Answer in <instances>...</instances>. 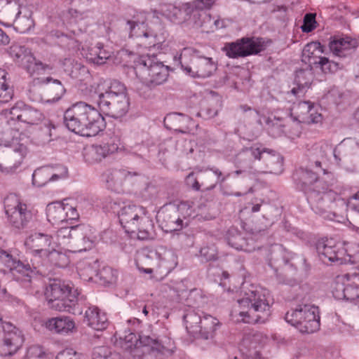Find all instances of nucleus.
I'll list each match as a JSON object with an SVG mask.
<instances>
[{
	"label": "nucleus",
	"instance_id": "64",
	"mask_svg": "<svg viewBox=\"0 0 359 359\" xmlns=\"http://www.w3.org/2000/svg\"><path fill=\"white\" fill-rule=\"evenodd\" d=\"M186 184L195 191H199L201 184L199 182L198 170L190 172L186 177Z\"/></svg>",
	"mask_w": 359,
	"mask_h": 359
},
{
	"label": "nucleus",
	"instance_id": "52",
	"mask_svg": "<svg viewBox=\"0 0 359 359\" xmlns=\"http://www.w3.org/2000/svg\"><path fill=\"white\" fill-rule=\"evenodd\" d=\"M8 73L5 69L0 68V102L6 103L9 102L13 96V90L6 83V76Z\"/></svg>",
	"mask_w": 359,
	"mask_h": 359
},
{
	"label": "nucleus",
	"instance_id": "49",
	"mask_svg": "<svg viewBox=\"0 0 359 359\" xmlns=\"http://www.w3.org/2000/svg\"><path fill=\"white\" fill-rule=\"evenodd\" d=\"M292 253L286 250L282 245H276L271 252V257L269 265L273 266L274 264L282 262L283 264H287L291 259H292Z\"/></svg>",
	"mask_w": 359,
	"mask_h": 359
},
{
	"label": "nucleus",
	"instance_id": "19",
	"mask_svg": "<svg viewBox=\"0 0 359 359\" xmlns=\"http://www.w3.org/2000/svg\"><path fill=\"white\" fill-rule=\"evenodd\" d=\"M129 107L130 100L128 95H104L99 109L111 118H120L128 112Z\"/></svg>",
	"mask_w": 359,
	"mask_h": 359
},
{
	"label": "nucleus",
	"instance_id": "25",
	"mask_svg": "<svg viewBox=\"0 0 359 359\" xmlns=\"http://www.w3.org/2000/svg\"><path fill=\"white\" fill-rule=\"evenodd\" d=\"M157 260V267L162 269L165 273H169L177 265V257L174 252L166 247L160 245L156 250L151 251L149 255Z\"/></svg>",
	"mask_w": 359,
	"mask_h": 359
},
{
	"label": "nucleus",
	"instance_id": "63",
	"mask_svg": "<svg viewBox=\"0 0 359 359\" xmlns=\"http://www.w3.org/2000/svg\"><path fill=\"white\" fill-rule=\"evenodd\" d=\"M93 359H121V358L119 353H112L104 347H100L93 353Z\"/></svg>",
	"mask_w": 359,
	"mask_h": 359
},
{
	"label": "nucleus",
	"instance_id": "15",
	"mask_svg": "<svg viewBox=\"0 0 359 359\" xmlns=\"http://www.w3.org/2000/svg\"><path fill=\"white\" fill-rule=\"evenodd\" d=\"M5 212L10 223L17 229L25 228L32 219V215L27 205L19 202L15 196H10L4 201Z\"/></svg>",
	"mask_w": 359,
	"mask_h": 359
},
{
	"label": "nucleus",
	"instance_id": "16",
	"mask_svg": "<svg viewBox=\"0 0 359 359\" xmlns=\"http://www.w3.org/2000/svg\"><path fill=\"white\" fill-rule=\"evenodd\" d=\"M26 154L27 147L22 144L0 147V171L6 174L15 172Z\"/></svg>",
	"mask_w": 359,
	"mask_h": 359
},
{
	"label": "nucleus",
	"instance_id": "43",
	"mask_svg": "<svg viewBox=\"0 0 359 359\" xmlns=\"http://www.w3.org/2000/svg\"><path fill=\"white\" fill-rule=\"evenodd\" d=\"M227 243L231 247L238 250H243L246 252L250 251L248 248V243L243 233L239 231L236 228H230L226 235Z\"/></svg>",
	"mask_w": 359,
	"mask_h": 359
},
{
	"label": "nucleus",
	"instance_id": "17",
	"mask_svg": "<svg viewBox=\"0 0 359 359\" xmlns=\"http://www.w3.org/2000/svg\"><path fill=\"white\" fill-rule=\"evenodd\" d=\"M316 250L320 259L325 262L326 260L341 264L346 262V250L341 242L336 241L333 238H326L318 241Z\"/></svg>",
	"mask_w": 359,
	"mask_h": 359
},
{
	"label": "nucleus",
	"instance_id": "8",
	"mask_svg": "<svg viewBox=\"0 0 359 359\" xmlns=\"http://www.w3.org/2000/svg\"><path fill=\"white\" fill-rule=\"evenodd\" d=\"M141 348L135 350L138 359H165L170 356L175 348L174 342L168 337L158 339L153 333L140 334Z\"/></svg>",
	"mask_w": 359,
	"mask_h": 359
},
{
	"label": "nucleus",
	"instance_id": "7",
	"mask_svg": "<svg viewBox=\"0 0 359 359\" xmlns=\"http://www.w3.org/2000/svg\"><path fill=\"white\" fill-rule=\"evenodd\" d=\"M134 71L142 84L151 90L164 83L169 76V67L164 65L155 55H147L140 57Z\"/></svg>",
	"mask_w": 359,
	"mask_h": 359
},
{
	"label": "nucleus",
	"instance_id": "22",
	"mask_svg": "<svg viewBox=\"0 0 359 359\" xmlns=\"http://www.w3.org/2000/svg\"><path fill=\"white\" fill-rule=\"evenodd\" d=\"M3 345L8 355L14 354L22 345L25 338L22 332L11 323H3Z\"/></svg>",
	"mask_w": 359,
	"mask_h": 359
},
{
	"label": "nucleus",
	"instance_id": "40",
	"mask_svg": "<svg viewBox=\"0 0 359 359\" xmlns=\"http://www.w3.org/2000/svg\"><path fill=\"white\" fill-rule=\"evenodd\" d=\"M86 229L84 224L61 226L57 231V239L60 244H67L70 239L74 240L75 236H81Z\"/></svg>",
	"mask_w": 359,
	"mask_h": 359
},
{
	"label": "nucleus",
	"instance_id": "38",
	"mask_svg": "<svg viewBox=\"0 0 359 359\" xmlns=\"http://www.w3.org/2000/svg\"><path fill=\"white\" fill-rule=\"evenodd\" d=\"M313 79L312 67L308 66L306 69H300L296 71L294 83L297 88H293L291 93L297 95L299 93H304L306 88L311 85Z\"/></svg>",
	"mask_w": 359,
	"mask_h": 359
},
{
	"label": "nucleus",
	"instance_id": "37",
	"mask_svg": "<svg viewBox=\"0 0 359 359\" xmlns=\"http://www.w3.org/2000/svg\"><path fill=\"white\" fill-rule=\"evenodd\" d=\"M46 326L52 332L67 334L73 331L75 328V323L69 317H57L48 320Z\"/></svg>",
	"mask_w": 359,
	"mask_h": 359
},
{
	"label": "nucleus",
	"instance_id": "56",
	"mask_svg": "<svg viewBox=\"0 0 359 359\" xmlns=\"http://www.w3.org/2000/svg\"><path fill=\"white\" fill-rule=\"evenodd\" d=\"M15 29L20 33L29 32L34 25V20L31 15H27V13L22 14L14 20Z\"/></svg>",
	"mask_w": 359,
	"mask_h": 359
},
{
	"label": "nucleus",
	"instance_id": "39",
	"mask_svg": "<svg viewBox=\"0 0 359 359\" xmlns=\"http://www.w3.org/2000/svg\"><path fill=\"white\" fill-rule=\"evenodd\" d=\"M356 41L348 37H334L329 43L330 51L339 57H345L351 49L355 47Z\"/></svg>",
	"mask_w": 359,
	"mask_h": 359
},
{
	"label": "nucleus",
	"instance_id": "35",
	"mask_svg": "<svg viewBox=\"0 0 359 359\" xmlns=\"http://www.w3.org/2000/svg\"><path fill=\"white\" fill-rule=\"evenodd\" d=\"M217 0H194L187 3L186 11L189 13L193 14V18L196 19L194 23L197 27H202L203 22L201 20L202 15H206L205 13H201L203 10L210 9Z\"/></svg>",
	"mask_w": 359,
	"mask_h": 359
},
{
	"label": "nucleus",
	"instance_id": "61",
	"mask_svg": "<svg viewBox=\"0 0 359 359\" xmlns=\"http://www.w3.org/2000/svg\"><path fill=\"white\" fill-rule=\"evenodd\" d=\"M316 17V14L312 13H306L304 16L303 24L301 25L303 32L309 33L316 29L317 24Z\"/></svg>",
	"mask_w": 359,
	"mask_h": 359
},
{
	"label": "nucleus",
	"instance_id": "30",
	"mask_svg": "<svg viewBox=\"0 0 359 359\" xmlns=\"http://www.w3.org/2000/svg\"><path fill=\"white\" fill-rule=\"evenodd\" d=\"M18 130V126L9 119L6 112V116L0 121V145L11 147V144L16 140L15 136Z\"/></svg>",
	"mask_w": 359,
	"mask_h": 359
},
{
	"label": "nucleus",
	"instance_id": "54",
	"mask_svg": "<svg viewBox=\"0 0 359 359\" xmlns=\"http://www.w3.org/2000/svg\"><path fill=\"white\" fill-rule=\"evenodd\" d=\"M86 229L82 233L81 236H75L74 243L79 245V251H86L90 249L93 245V241L91 238V230L88 226H86Z\"/></svg>",
	"mask_w": 359,
	"mask_h": 359
},
{
	"label": "nucleus",
	"instance_id": "48",
	"mask_svg": "<svg viewBox=\"0 0 359 359\" xmlns=\"http://www.w3.org/2000/svg\"><path fill=\"white\" fill-rule=\"evenodd\" d=\"M22 10L27 11V8L22 7L18 1L7 0L6 1L5 5L2 7L1 13L5 18L13 20L14 21L16 18H18V16L22 14Z\"/></svg>",
	"mask_w": 359,
	"mask_h": 359
},
{
	"label": "nucleus",
	"instance_id": "14",
	"mask_svg": "<svg viewBox=\"0 0 359 359\" xmlns=\"http://www.w3.org/2000/svg\"><path fill=\"white\" fill-rule=\"evenodd\" d=\"M261 39L242 38L234 42L226 43L222 48L229 58L244 57L257 54L262 50Z\"/></svg>",
	"mask_w": 359,
	"mask_h": 359
},
{
	"label": "nucleus",
	"instance_id": "29",
	"mask_svg": "<svg viewBox=\"0 0 359 359\" xmlns=\"http://www.w3.org/2000/svg\"><path fill=\"white\" fill-rule=\"evenodd\" d=\"M84 322L96 330H104L108 325V319L104 313L100 312L96 306H90L85 312Z\"/></svg>",
	"mask_w": 359,
	"mask_h": 359
},
{
	"label": "nucleus",
	"instance_id": "34",
	"mask_svg": "<svg viewBox=\"0 0 359 359\" xmlns=\"http://www.w3.org/2000/svg\"><path fill=\"white\" fill-rule=\"evenodd\" d=\"M111 52L102 43H97L88 47L86 55V60L90 63L101 65L106 63L111 57Z\"/></svg>",
	"mask_w": 359,
	"mask_h": 359
},
{
	"label": "nucleus",
	"instance_id": "28",
	"mask_svg": "<svg viewBox=\"0 0 359 359\" xmlns=\"http://www.w3.org/2000/svg\"><path fill=\"white\" fill-rule=\"evenodd\" d=\"M332 294L336 299L355 302L359 299V285L355 283L337 282Z\"/></svg>",
	"mask_w": 359,
	"mask_h": 359
},
{
	"label": "nucleus",
	"instance_id": "5",
	"mask_svg": "<svg viewBox=\"0 0 359 359\" xmlns=\"http://www.w3.org/2000/svg\"><path fill=\"white\" fill-rule=\"evenodd\" d=\"M263 161L266 163L269 172L280 174L283 170V157L274 151L266 149L261 144H255L250 147L241 149L236 156L235 161L238 167L252 170L255 163Z\"/></svg>",
	"mask_w": 359,
	"mask_h": 359
},
{
	"label": "nucleus",
	"instance_id": "3",
	"mask_svg": "<svg viewBox=\"0 0 359 359\" xmlns=\"http://www.w3.org/2000/svg\"><path fill=\"white\" fill-rule=\"evenodd\" d=\"M311 209L316 214L325 219L340 222L342 216L334 210L337 194L330 188V184L321 180L303 191Z\"/></svg>",
	"mask_w": 359,
	"mask_h": 359
},
{
	"label": "nucleus",
	"instance_id": "57",
	"mask_svg": "<svg viewBox=\"0 0 359 359\" xmlns=\"http://www.w3.org/2000/svg\"><path fill=\"white\" fill-rule=\"evenodd\" d=\"M97 277L100 283L103 285H109L116 282L117 272L109 266L103 267L97 273Z\"/></svg>",
	"mask_w": 359,
	"mask_h": 359
},
{
	"label": "nucleus",
	"instance_id": "4",
	"mask_svg": "<svg viewBox=\"0 0 359 359\" xmlns=\"http://www.w3.org/2000/svg\"><path fill=\"white\" fill-rule=\"evenodd\" d=\"M45 295L50 308L58 311L74 313L76 306L83 301L74 284L69 280L55 279L46 289Z\"/></svg>",
	"mask_w": 359,
	"mask_h": 359
},
{
	"label": "nucleus",
	"instance_id": "24",
	"mask_svg": "<svg viewBox=\"0 0 359 359\" xmlns=\"http://www.w3.org/2000/svg\"><path fill=\"white\" fill-rule=\"evenodd\" d=\"M164 125L170 130L181 133H189L195 126V123L187 115L180 113H172L165 117Z\"/></svg>",
	"mask_w": 359,
	"mask_h": 359
},
{
	"label": "nucleus",
	"instance_id": "27",
	"mask_svg": "<svg viewBox=\"0 0 359 359\" xmlns=\"http://www.w3.org/2000/svg\"><path fill=\"white\" fill-rule=\"evenodd\" d=\"M133 229L130 230V233L137 232V238L140 240H149L154 238L156 233L154 231V224L153 220L148 215L147 210L140 217L135 224Z\"/></svg>",
	"mask_w": 359,
	"mask_h": 359
},
{
	"label": "nucleus",
	"instance_id": "2",
	"mask_svg": "<svg viewBox=\"0 0 359 359\" xmlns=\"http://www.w3.org/2000/svg\"><path fill=\"white\" fill-rule=\"evenodd\" d=\"M241 292L243 297L238 300V303L241 307L248 308V311H241L240 316H253L252 320H247V323H265L271 316L269 291L255 285L243 284Z\"/></svg>",
	"mask_w": 359,
	"mask_h": 359
},
{
	"label": "nucleus",
	"instance_id": "46",
	"mask_svg": "<svg viewBox=\"0 0 359 359\" xmlns=\"http://www.w3.org/2000/svg\"><path fill=\"white\" fill-rule=\"evenodd\" d=\"M7 51L13 60L21 66H22L27 60H33V55L25 46L13 43L9 47Z\"/></svg>",
	"mask_w": 359,
	"mask_h": 359
},
{
	"label": "nucleus",
	"instance_id": "11",
	"mask_svg": "<svg viewBox=\"0 0 359 359\" xmlns=\"http://www.w3.org/2000/svg\"><path fill=\"white\" fill-rule=\"evenodd\" d=\"M183 318L187 331L197 339H212L219 325L217 318L210 315H205L202 318L194 310L188 311Z\"/></svg>",
	"mask_w": 359,
	"mask_h": 359
},
{
	"label": "nucleus",
	"instance_id": "41",
	"mask_svg": "<svg viewBox=\"0 0 359 359\" xmlns=\"http://www.w3.org/2000/svg\"><path fill=\"white\" fill-rule=\"evenodd\" d=\"M65 203L57 202L48 205L46 215L49 222L53 224H62L67 220Z\"/></svg>",
	"mask_w": 359,
	"mask_h": 359
},
{
	"label": "nucleus",
	"instance_id": "32",
	"mask_svg": "<svg viewBox=\"0 0 359 359\" xmlns=\"http://www.w3.org/2000/svg\"><path fill=\"white\" fill-rule=\"evenodd\" d=\"M297 185L304 191L307 188L311 187L316 182H320L317 171H312L309 168H299L293 175Z\"/></svg>",
	"mask_w": 359,
	"mask_h": 359
},
{
	"label": "nucleus",
	"instance_id": "51",
	"mask_svg": "<svg viewBox=\"0 0 359 359\" xmlns=\"http://www.w3.org/2000/svg\"><path fill=\"white\" fill-rule=\"evenodd\" d=\"M48 182H53L50 172L47 166L37 168L32 175V183L34 186L41 187Z\"/></svg>",
	"mask_w": 359,
	"mask_h": 359
},
{
	"label": "nucleus",
	"instance_id": "31",
	"mask_svg": "<svg viewBox=\"0 0 359 359\" xmlns=\"http://www.w3.org/2000/svg\"><path fill=\"white\" fill-rule=\"evenodd\" d=\"M187 3L183 4L182 8L177 7L172 4H163L161 6V13L171 22L180 24L188 20L193 16L186 11Z\"/></svg>",
	"mask_w": 359,
	"mask_h": 359
},
{
	"label": "nucleus",
	"instance_id": "58",
	"mask_svg": "<svg viewBox=\"0 0 359 359\" xmlns=\"http://www.w3.org/2000/svg\"><path fill=\"white\" fill-rule=\"evenodd\" d=\"M315 67L320 68L325 74L334 73L341 68L339 62L330 60L325 57H320Z\"/></svg>",
	"mask_w": 359,
	"mask_h": 359
},
{
	"label": "nucleus",
	"instance_id": "50",
	"mask_svg": "<svg viewBox=\"0 0 359 359\" xmlns=\"http://www.w3.org/2000/svg\"><path fill=\"white\" fill-rule=\"evenodd\" d=\"M103 90L104 89L102 86L101 81H100V82L97 83L86 86L84 89L82 90V91L83 95L86 96L90 100L96 102L99 107L101 101L104 96Z\"/></svg>",
	"mask_w": 359,
	"mask_h": 359
},
{
	"label": "nucleus",
	"instance_id": "36",
	"mask_svg": "<svg viewBox=\"0 0 359 359\" xmlns=\"http://www.w3.org/2000/svg\"><path fill=\"white\" fill-rule=\"evenodd\" d=\"M324 53V46L318 41H312L307 43L302 50V61L308 63L309 67L318 64L322 53Z\"/></svg>",
	"mask_w": 359,
	"mask_h": 359
},
{
	"label": "nucleus",
	"instance_id": "9",
	"mask_svg": "<svg viewBox=\"0 0 359 359\" xmlns=\"http://www.w3.org/2000/svg\"><path fill=\"white\" fill-rule=\"evenodd\" d=\"M285 319L302 333H313L320 329L319 309L315 305H298L286 313Z\"/></svg>",
	"mask_w": 359,
	"mask_h": 359
},
{
	"label": "nucleus",
	"instance_id": "21",
	"mask_svg": "<svg viewBox=\"0 0 359 359\" xmlns=\"http://www.w3.org/2000/svg\"><path fill=\"white\" fill-rule=\"evenodd\" d=\"M34 86H41L46 95L48 97L47 102H55L61 99L66 92L65 86L60 80L50 76L35 78L32 81Z\"/></svg>",
	"mask_w": 359,
	"mask_h": 359
},
{
	"label": "nucleus",
	"instance_id": "45",
	"mask_svg": "<svg viewBox=\"0 0 359 359\" xmlns=\"http://www.w3.org/2000/svg\"><path fill=\"white\" fill-rule=\"evenodd\" d=\"M220 106V100L218 97L206 98L202 103L198 116L204 119L212 118L217 115Z\"/></svg>",
	"mask_w": 359,
	"mask_h": 359
},
{
	"label": "nucleus",
	"instance_id": "60",
	"mask_svg": "<svg viewBox=\"0 0 359 359\" xmlns=\"http://www.w3.org/2000/svg\"><path fill=\"white\" fill-rule=\"evenodd\" d=\"M47 167L50 172V176L53 182L58 181L60 180H64L67 178L68 176V169L67 167L64 165H47Z\"/></svg>",
	"mask_w": 359,
	"mask_h": 359
},
{
	"label": "nucleus",
	"instance_id": "6",
	"mask_svg": "<svg viewBox=\"0 0 359 359\" xmlns=\"http://www.w3.org/2000/svg\"><path fill=\"white\" fill-rule=\"evenodd\" d=\"M130 37H135L144 48L154 47L165 41V32L159 22H147L144 12H137L132 19L127 20Z\"/></svg>",
	"mask_w": 359,
	"mask_h": 359
},
{
	"label": "nucleus",
	"instance_id": "18",
	"mask_svg": "<svg viewBox=\"0 0 359 359\" xmlns=\"http://www.w3.org/2000/svg\"><path fill=\"white\" fill-rule=\"evenodd\" d=\"M9 119L17 126L18 122L27 125H36L43 118V114L38 109L22 101L17 102L8 110H6Z\"/></svg>",
	"mask_w": 359,
	"mask_h": 359
},
{
	"label": "nucleus",
	"instance_id": "59",
	"mask_svg": "<svg viewBox=\"0 0 359 359\" xmlns=\"http://www.w3.org/2000/svg\"><path fill=\"white\" fill-rule=\"evenodd\" d=\"M266 123L268 132L272 137H279L284 133V125L279 118H268Z\"/></svg>",
	"mask_w": 359,
	"mask_h": 359
},
{
	"label": "nucleus",
	"instance_id": "1",
	"mask_svg": "<svg viewBox=\"0 0 359 359\" xmlns=\"http://www.w3.org/2000/svg\"><path fill=\"white\" fill-rule=\"evenodd\" d=\"M64 123L69 130L86 137H94L106 128L104 118L100 111L83 102L66 110Z\"/></svg>",
	"mask_w": 359,
	"mask_h": 359
},
{
	"label": "nucleus",
	"instance_id": "13",
	"mask_svg": "<svg viewBox=\"0 0 359 359\" xmlns=\"http://www.w3.org/2000/svg\"><path fill=\"white\" fill-rule=\"evenodd\" d=\"M180 65L185 74L194 78H207L210 76L217 69V63L212 57L193 55L187 63L181 55Z\"/></svg>",
	"mask_w": 359,
	"mask_h": 359
},
{
	"label": "nucleus",
	"instance_id": "12",
	"mask_svg": "<svg viewBox=\"0 0 359 359\" xmlns=\"http://www.w3.org/2000/svg\"><path fill=\"white\" fill-rule=\"evenodd\" d=\"M0 266L7 269L17 280L30 283L31 278L38 271L34 265L25 263L17 259L11 251L0 248Z\"/></svg>",
	"mask_w": 359,
	"mask_h": 359
},
{
	"label": "nucleus",
	"instance_id": "42",
	"mask_svg": "<svg viewBox=\"0 0 359 359\" xmlns=\"http://www.w3.org/2000/svg\"><path fill=\"white\" fill-rule=\"evenodd\" d=\"M313 109V104L309 101L300 102L295 107L299 117H301L303 122L309 123H317L321 121L322 116L320 114H313L311 111Z\"/></svg>",
	"mask_w": 359,
	"mask_h": 359
},
{
	"label": "nucleus",
	"instance_id": "10",
	"mask_svg": "<svg viewBox=\"0 0 359 359\" xmlns=\"http://www.w3.org/2000/svg\"><path fill=\"white\" fill-rule=\"evenodd\" d=\"M189 205L184 201H175L165 204L158 212L156 219L160 226L165 232L181 230L184 220L189 215Z\"/></svg>",
	"mask_w": 359,
	"mask_h": 359
},
{
	"label": "nucleus",
	"instance_id": "62",
	"mask_svg": "<svg viewBox=\"0 0 359 359\" xmlns=\"http://www.w3.org/2000/svg\"><path fill=\"white\" fill-rule=\"evenodd\" d=\"M89 74L88 68L77 62L72 64V68L69 75L73 79H78L79 80L84 79L86 76Z\"/></svg>",
	"mask_w": 359,
	"mask_h": 359
},
{
	"label": "nucleus",
	"instance_id": "47",
	"mask_svg": "<svg viewBox=\"0 0 359 359\" xmlns=\"http://www.w3.org/2000/svg\"><path fill=\"white\" fill-rule=\"evenodd\" d=\"M104 95H128L125 85L118 80L101 81Z\"/></svg>",
	"mask_w": 359,
	"mask_h": 359
},
{
	"label": "nucleus",
	"instance_id": "26",
	"mask_svg": "<svg viewBox=\"0 0 359 359\" xmlns=\"http://www.w3.org/2000/svg\"><path fill=\"white\" fill-rule=\"evenodd\" d=\"M119 149V144L115 140H111L107 144L93 145L87 151L86 157L88 161L94 163L101 161L108 155L112 154Z\"/></svg>",
	"mask_w": 359,
	"mask_h": 359
},
{
	"label": "nucleus",
	"instance_id": "44",
	"mask_svg": "<svg viewBox=\"0 0 359 359\" xmlns=\"http://www.w3.org/2000/svg\"><path fill=\"white\" fill-rule=\"evenodd\" d=\"M55 243L52 245L50 250L45 254L43 259H47V261L52 265L60 267V268H65L67 267L69 262L70 259L67 252H62L61 250H58L55 249Z\"/></svg>",
	"mask_w": 359,
	"mask_h": 359
},
{
	"label": "nucleus",
	"instance_id": "53",
	"mask_svg": "<svg viewBox=\"0 0 359 359\" xmlns=\"http://www.w3.org/2000/svg\"><path fill=\"white\" fill-rule=\"evenodd\" d=\"M142 332H144L142 331ZM138 333V337H137L135 333L130 332L128 335H126L124 339L121 338V346L125 351H130L135 356V350L137 348H141L142 345L140 344V334Z\"/></svg>",
	"mask_w": 359,
	"mask_h": 359
},
{
	"label": "nucleus",
	"instance_id": "20",
	"mask_svg": "<svg viewBox=\"0 0 359 359\" xmlns=\"http://www.w3.org/2000/svg\"><path fill=\"white\" fill-rule=\"evenodd\" d=\"M53 237L47 233L35 232L25 240V245L35 256L42 258L54 245Z\"/></svg>",
	"mask_w": 359,
	"mask_h": 359
},
{
	"label": "nucleus",
	"instance_id": "23",
	"mask_svg": "<svg viewBox=\"0 0 359 359\" xmlns=\"http://www.w3.org/2000/svg\"><path fill=\"white\" fill-rule=\"evenodd\" d=\"M146 211L142 206L130 204L121 208L118 212L119 222L126 232L130 233V229L135 226V224Z\"/></svg>",
	"mask_w": 359,
	"mask_h": 359
},
{
	"label": "nucleus",
	"instance_id": "55",
	"mask_svg": "<svg viewBox=\"0 0 359 359\" xmlns=\"http://www.w3.org/2000/svg\"><path fill=\"white\" fill-rule=\"evenodd\" d=\"M22 67L26 69L30 76L40 74L48 68V65L37 60L34 56L33 60H27Z\"/></svg>",
	"mask_w": 359,
	"mask_h": 359
},
{
	"label": "nucleus",
	"instance_id": "33",
	"mask_svg": "<svg viewBox=\"0 0 359 359\" xmlns=\"http://www.w3.org/2000/svg\"><path fill=\"white\" fill-rule=\"evenodd\" d=\"M212 172H208V169L205 171L198 170V177L201 181V187H203L205 190L213 189L217 183H223L226 177H224L222 172L216 168L210 169Z\"/></svg>",
	"mask_w": 359,
	"mask_h": 359
}]
</instances>
